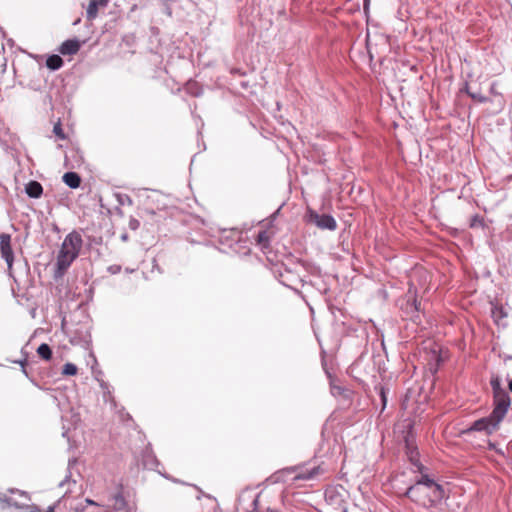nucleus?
Returning a JSON list of instances; mask_svg holds the SVG:
<instances>
[{
  "label": "nucleus",
  "instance_id": "nucleus-2",
  "mask_svg": "<svg viewBox=\"0 0 512 512\" xmlns=\"http://www.w3.org/2000/svg\"><path fill=\"white\" fill-rule=\"evenodd\" d=\"M82 244V237L77 232H71L65 237L56 261V274L58 276H62L78 257Z\"/></svg>",
  "mask_w": 512,
  "mask_h": 512
},
{
  "label": "nucleus",
  "instance_id": "nucleus-6",
  "mask_svg": "<svg viewBox=\"0 0 512 512\" xmlns=\"http://www.w3.org/2000/svg\"><path fill=\"white\" fill-rule=\"evenodd\" d=\"M0 250L1 255L11 268L14 261V254L11 246V236L9 234L0 235Z\"/></svg>",
  "mask_w": 512,
  "mask_h": 512
},
{
  "label": "nucleus",
  "instance_id": "nucleus-30",
  "mask_svg": "<svg viewBox=\"0 0 512 512\" xmlns=\"http://www.w3.org/2000/svg\"><path fill=\"white\" fill-rule=\"evenodd\" d=\"M329 493H330V492H329V491H327V492L325 493V496H326V497H329V498L331 499V496L329 495Z\"/></svg>",
  "mask_w": 512,
  "mask_h": 512
},
{
  "label": "nucleus",
  "instance_id": "nucleus-3",
  "mask_svg": "<svg viewBox=\"0 0 512 512\" xmlns=\"http://www.w3.org/2000/svg\"><path fill=\"white\" fill-rule=\"evenodd\" d=\"M507 411L493 407L489 416L480 418L474 421L466 432H484L486 435H491L499 429L500 423L503 421Z\"/></svg>",
  "mask_w": 512,
  "mask_h": 512
},
{
  "label": "nucleus",
  "instance_id": "nucleus-14",
  "mask_svg": "<svg viewBox=\"0 0 512 512\" xmlns=\"http://www.w3.org/2000/svg\"><path fill=\"white\" fill-rule=\"evenodd\" d=\"M113 504L110 507L113 511H122L127 507V502L122 493H116L112 496Z\"/></svg>",
  "mask_w": 512,
  "mask_h": 512
},
{
  "label": "nucleus",
  "instance_id": "nucleus-13",
  "mask_svg": "<svg viewBox=\"0 0 512 512\" xmlns=\"http://www.w3.org/2000/svg\"><path fill=\"white\" fill-rule=\"evenodd\" d=\"M63 182L68 187L76 189L81 184V177L76 172H67L63 175Z\"/></svg>",
  "mask_w": 512,
  "mask_h": 512
},
{
  "label": "nucleus",
  "instance_id": "nucleus-11",
  "mask_svg": "<svg viewBox=\"0 0 512 512\" xmlns=\"http://www.w3.org/2000/svg\"><path fill=\"white\" fill-rule=\"evenodd\" d=\"M415 473H419L420 477L416 479L413 485L420 486H430L438 484L433 477H431L428 473V468L424 466L423 471H414Z\"/></svg>",
  "mask_w": 512,
  "mask_h": 512
},
{
  "label": "nucleus",
  "instance_id": "nucleus-17",
  "mask_svg": "<svg viewBox=\"0 0 512 512\" xmlns=\"http://www.w3.org/2000/svg\"><path fill=\"white\" fill-rule=\"evenodd\" d=\"M469 227L474 229V228H484L485 227V220L484 218L479 215V214H475L471 217L470 219V223H469Z\"/></svg>",
  "mask_w": 512,
  "mask_h": 512
},
{
  "label": "nucleus",
  "instance_id": "nucleus-9",
  "mask_svg": "<svg viewBox=\"0 0 512 512\" xmlns=\"http://www.w3.org/2000/svg\"><path fill=\"white\" fill-rule=\"evenodd\" d=\"M80 47H81V44L78 40L69 39V40L64 41L61 44V46L59 48V52L62 55H75L80 50Z\"/></svg>",
  "mask_w": 512,
  "mask_h": 512
},
{
  "label": "nucleus",
  "instance_id": "nucleus-15",
  "mask_svg": "<svg viewBox=\"0 0 512 512\" xmlns=\"http://www.w3.org/2000/svg\"><path fill=\"white\" fill-rule=\"evenodd\" d=\"M46 66L51 70H58L63 66V60L59 55H51L46 60Z\"/></svg>",
  "mask_w": 512,
  "mask_h": 512
},
{
  "label": "nucleus",
  "instance_id": "nucleus-31",
  "mask_svg": "<svg viewBox=\"0 0 512 512\" xmlns=\"http://www.w3.org/2000/svg\"><path fill=\"white\" fill-rule=\"evenodd\" d=\"M241 85H242L243 87H246V86H247V84H246L245 82H242V83H241Z\"/></svg>",
  "mask_w": 512,
  "mask_h": 512
},
{
  "label": "nucleus",
  "instance_id": "nucleus-7",
  "mask_svg": "<svg viewBox=\"0 0 512 512\" xmlns=\"http://www.w3.org/2000/svg\"><path fill=\"white\" fill-rule=\"evenodd\" d=\"M406 454L412 466L414 467L413 471H423L424 465L420 462V454L418 449L408 440H406Z\"/></svg>",
  "mask_w": 512,
  "mask_h": 512
},
{
  "label": "nucleus",
  "instance_id": "nucleus-1",
  "mask_svg": "<svg viewBox=\"0 0 512 512\" xmlns=\"http://www.w3.org/2000/svg\"><path fill=\"white\" fill-rule=\"evenodd\" d=\"M405 496L416 504L427 508H436L445 497V490L440 484L430 486L411 485Z\"/></svg>",
  "mask_w": 512,
  "mask_h": 512
},
{
  "label": "nucleus",
  "instance_id": "nucleus-32",
  "mask_svg": "<svg viewBox=\"0 0 512 512\" xmlns=\"http://www.w3.org/2000/svg\"><path fill=\"white\" fill-rule=\"evenodd\" d=\"M268 512H276V511H274V510H268Z\"/></svg>",
  "mask_w": 512,
  "mask_h": 512
},
{
  "label": "nucleus",
  "instance_id": "nucleus-24",
  "mask_svg": "<svg viewBox=\"0 0 512 512\" xmlns=\"http://www.w3.org/2000/svg\"><path fill=\"white\" fill-rule=\"evenodd\" d=\"M462 91L465 92L469 97H470V94L473 93V91H471L470 86H469L468 83H465V86L462 89Z\"/></svg>",
  "mask_w": 512,
  "mask_h": 512
},
{
  "label": "nucleus",
  "instance_id": "nucleus-27",
  "mask_svg": "<svg viewBox=\"0 0 512 512\" xmlns=\"http://www.w3.org/2000/svg\"><path fill=\"white\" fill-rule=\"evenodd\" d=\"M258 498H259V495H257V497L253 501L254 508H256L258 505Z\"/></svg>",
  "mask_w": 512,
  "mask_h": 512
},
{
  "label": "nucleus",
  "instance_id": "nucleus-20",
  "mask_svg": "<svg viewBox=\"0 0 512 512\" xmlns=\"http://www.w3.org/2000/svg\"><path fill=\"white\" fill-rule=\"evenodd\" d=\"M470 98L478 103H487L489 101L488 97L478 92H473L472 94H470Z\"/></svg>",
  "mask_w": 512,
  "mask_h": 512
},
{
  "label": "nucleus",
  "instance_id": "nucleus-23",
  "mask_svg": "<svg viewBox=\"0 0 512 512\" xmlns=\"http://www.w3.org/2000/svg\"><path fill=\"white\" fill-rule=\"evenodd\" d=\"M54 133L61 139H64L65 138V135L63 133V130L61 128V125L58 123L54 126Z\"/></svg>",
  "mask_w": 512,
  "mask_h": 512
},
{
  "label": "nucleus",
  "instance_id": "nucleus-4",
  "mask_svg": "<svg viewBox=\"0 0 512 512\" xmlns=\"http://www.w3.org/2000/svg\"><path fill=\"white\" fill-rule=\"evenodd\" d=\"M490 386L493 392V407L508 412L511 405V398L509 393L502 387L500 377L492 376Z\"/></svg>",
  "mask_w": 512,
  "mask_h": 512
},
{
  "label": "nucleus",
  "instance_id": "nucleus-5",
  "mask_svg": "<svg viewBox=\"0 0 512 512\" xmlns=\"http://www.w3.org/2000/svg\"><path fill=\"white\" fill-rule=\"evenodd\" d=\"M310 221L315 223L320 229H327L334 231L337 228L336 220L332 215L329 214H318L316 212H310Z\"/></svg>",
  "mask_w": 512,
  "mask_h": 512
},
{
  "label": "nucleus",
  "instance_id": "nucleus-29",
  "mask_svg": "<svg viewBox=\"0 0 512 512\" xmlns=\"http://www.w3.org/2000/svg\"><path fill=\"white\" fill-rule=\"evenodd\" d=\"M47 512H54V508L53 507H49Z\"/></svg>",
  "mask_w": 512,
  "mask_h": 512
},
{
  "label": "nucleus",
  "instance_id": "nucleus-22",
  "mask_svg": "<svg viewBox=\"0 0 512 512\" xmlns=\"http://www.w3.org/2000/svg\"><path fill=\"white\" fill-rule=\"evenodd\" d=\"M496 86H497V83L496 82H493L490 86V93L491 95H493L494 97H498L500 98L501 101H503V95L502 93L498 92L497 89H496Z\"/></svg>",
  "mask_w": 512,
  "mask_h": 512
},
{
  "label": "nucleus",
  "instance_id": "nucleus-21",
  "mask_svg": "<svg viewBox=\"0 0 512 512\" xmlns=\"http://www.w3.org/2000/svg\"><path fill=\"white\" fill-rule=\"evenodd\" d=\"M492 316L498 321L500 318L506 317V313L504 312L502 307L495 306L492 309Z\"/></svg>",
  "mask_w": 512,
  "mask_h": 512
},
{
  "label": "nucleus",
  "instance_id": "nucleus-25",
  "mask_svg": "<svg viewBox=\"0 0 512 512\" xmlns=\"http://www.w3.org/2000/svg\"><path fill=\"white\" fill-rule=\"evenodd\" d=\"M85 502H86L88 505L100 506V504H99V503H97V502H95L94 500L89 499V498H86V499H85Z\"/></svg>",
  "mask_w": 512,
  "mask_h": 512
},
{
  "label": "nucleus",
  "instance_id": "nucleus-19",
  "mask_svg": "<svg viewBox=\"0 0 512 512\" xmlns=\"http://www.w3.org/2000/svg\"><path fill=\"white\" fill-rule=\"evenodd\" d=\"M375 389L379 392L381 402H382V409H385L386 404H387V395H386L385 387L383 385L379 384V385L375 386Z\"/></svg>",
  "mask_w": 512,
  "mask_h": 512
},
{
  "label": "nucleus",
  "instance_id": "nucleus-16",
  "mask_svg": "<svg viewBox=\"0 0 512 512\" xmlns=\"http://www.w3.org/2000/svg\"><path fill=\"white\" fill-rule=\"evenodd\" d=\"M37 354L39 355V357H41L42 359H44L46 361H48L52 358V350L49 347V345L46 343H42L37 348Z\"/></svg>",
  "mask_w": 512,
  "mask_h": 512
},
{
  "label": "nucleus",
  "instance_id": "nucleus-10",
  "mask_svg": "<svg viewBox=\"0 0 512 512\" xmlns=\"http://www.w3.org/2000/svg\"><path fill=\"white\" fill-rule=\"evenodd\" d=\"M109 0H90L86 10L87 19L94 20L98 15L99 8L107 6Z\"/></svg>",
  "mask_w": 512,
  "mask_h": 512
},
{
  "label": "nucleus",
  "instance_id": "nucleus-12",
  "mask_svg": "<svg viewBox=\"0 0 512 512\" xmlns=\"http://www.w3.org/2000/svg\"><path fill=\"white\" fill-rule=\"evenodd\" d=\"M25 191L31 198H39L43 193L42 185L37 181H30L26 187Z\"/></svg>",
  "mask_w": 512,
  "mask_h": 512
},
{
  "label": "nucleus",
  "instance_id": "nucleus-26",
  "mask_svg": "<svg viewBox=\"0 0 512 512\" xmlns=\"http://www.w3.org/2000/svg\"><path fill=\"white\" fill-rule=\"evenodd\" d=\"M369 5H370V0H364V7L363 8H364L365 13L368 12Z\"/></svg>",
  "mask_w": 512,
  "mask_h": 512
},
{
  "label": "nucleus",
  "instance_id": "nucleus-28",
  "mask_svg": "<svg viewBox=\"0 0 512 512\" xmlns=\"http://www.w3.org/2000/svg\"><path fill=\"white\" fill-rule=\"evenodd\" d=\"M509 390L512 392V380L509 382Z\"/></svg>",
  "mask_w": 512,
  "mask_h": 512
},
{
  "label": "nucleus",
  "instance_id": "nucleus-8",
  "mask_svg": "<svg viewBox=\"0 0 512 512\" xmlns=\"http://www.w3.org/2000/svg\"><path fill=\"white\" fill-rule=\"evenodd\" d=\"M273 234L268 232L267 230H261L258 232L255 237V243L259 247V249L264 253H269L271 251V240Z\"/></svg>",
  "mask_w": 512,
  "mask_h": 512
},
{
  "label": "nucleus",
  "instance_id": "nucleus-18",
  "mask_svg": "<svg viewBox=\"0 0 512 512\" xmlns=\"http://www.w3.org/2000/svg\"><path fill=\"white\" fill-rule=\"evenodd\" d=\"M77 371H78V369H77L76 365H74L73 363H66L63 366L62 374L65 376H74L77 374Z\"/></svg>",
  "mask_w": 512,
  "mask_h": 512
}]
</instances>
